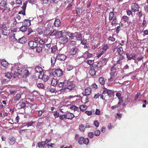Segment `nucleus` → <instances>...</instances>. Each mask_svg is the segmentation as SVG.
Returning <instances> with one entry per match:
<instances>
[{
    "label": "nucleus",
    "instance_id": "nucleus-1",
    "mask_svg": "<svg viewBox=\"0 0 148 148\" xmlns=\"http://www.w3.org/2000/svg\"><path fill=\"white\" fill-rule=\"evenodd\" d=\"M65 89H68L73 92L76 91V90L75 84L71 82H69L68 81L65 84Z\"/></svg>",
    "mask_w": 148,
    "mask_h": 148
},
{
    "label": "nucleus",
    "instance_id": "nucleus-2",
    "mask_svg": "<svg viewBox=\"0 0 148 148\" xmlns=\"http://www.w3.org/2000/svg\"><path fill=\"white\" fill-rule=\"evenodd\" d=\"M139 53H138L137 54H135L133 53L130 54L127 53L126 54L127 58L128 60H130L132 59H133L135 60L134 62L138 64V62L135 60V58L136 57L138 56L139 55Z\"/></svg>",
    "mask_w": 148,
    "mask_h": 148
},
{
    "label": "nucleus",
    "instance_id": "nucleus-3",
    "mask_svg": "<svg viewBox=\"0 0 148 148\" xmlns=\"http://www.w3.org/2000/svg\"><path fill=\"white\" fill-rule=\"evenodd\" d=\"M50 77V80H51V84L54 86H56L58 83V80L57 79L56 77L52 73H51Z\"/></svg>",
    "mask_w": 148,
    "mask_h": 148
},
{
    "label": "nucleus",
    "instance_id": "nucleus-4",
    "mask_svg": "<svg viewBox=\"0 0 148 148\" xmlns=\"http://www.w3.org/2000/svg\"><path fill=\"white\" fill-rule=\"evenodd\" d=\"M78 142L81 145L83 144L87 145L89 143V140L88 138H85L83 137H79L78 140Z\"/></svg>",
    "mask_w": 148,
    "mask_h": 148
},
{
    "label": "nucleus",
    "instance_id": "nucleus-5",
    "mask_svg": "<svg viewBox=\"0 0 148 148\" xmlns=\"http://www.w3.org/2000/svg\"><path fill=\"white\" fill-rule=\"evenodd\" d=\"M92 56V54L89 53V52L87 51L85 52L82 55V56H80L79 57H78L77 59V60L79 61L80 59H83V58H84L87 59L88 58H90Z\"/></svg>",
    "mask_w": 148,
    "mask_h": 148
},
{
    "label": "nucleus",
    "instance_id": "nucleus-6",
    "mask_svg": "<svg viewBox=\"0 0 148 148\" xmlns=\"http://www.w3.org/2000/svg\"><path fill=\"white\" fill-rule=\"evenodd\" d=\"M107 93L109 97H111L114 95V91L113 90L108 89L104 88L102 92V94L105 95Z\"/></svg>",
    "mask_w": 148,
    "mask_h": 148
},
{
    "label": "nucleus",
    "instance_id": "nucleus-7",
    "mask_svg": "<svg viewBox=\"0 0 148 148\" xmlns=\"http://www.w3.org/2000/svg\"><path fill=\"white\" fill-rule=\"evenodd\" d=\"M140 6L138 4L136 3H133L131 6V10L133 12H136L138 11Z\"/></svg>",
    "mask_w": 148,
    "mask_h": 148
},
{
    "label": "nucleus",
    "instance_id": "nucleus-8",
    "mask_svg": "<svg viewBox=\"0 0 148 148\" xmlns=\"http://www.w3.org/2000/svg\"><path fill=\"white\" fill-rule=\"evenodd\" d=\"M56 57L57 60L60 61H64L66 58V56L64 54H58Z\"/></svg>",
    "mask_w": 148,
    "mask_h": 148
},
{
    "label": "nucleus",
    "instance_id": "nucleus-9",
    "mask_svg": "<svg viewBox=\"0 0 148 148\" xmlns=\"http://www.w3.org/2000/svg\"><path fill=\"white\" fill-rule=\"evenodd\" d=\"M10 33V30L6 27H3L2 28V34L5 36H7L9 35Z\"/></svg>",
    "mask_w": 148,
    "mask_h": 148
},
{
    "label": "nucleus",
    "instance_id": "nucleus-10",
    "mask_svg": "<svg viewBox=\"0 0 148 148\" xmlns=\"http://www.w3.org/2000/svg\"><path fill=\"white\" fill-rule=\"evenodd\" d=\"M61 43L63 44H66L68 41V38L67 35H63L60 39Z\"/></svg>",
    "mask_w": 148,
    "mask_h": 148
},
{
    "label": "nucleus",
    "instance_id": "nucleus-11",
    "mask_svg": "<svg viewBox=\"0 0 148 148\" xmlns=\"http://www.w3.org/2000/svg\"><path fill=\"white\" fill-rule=\"evenodd\" d=\"M29 46L32 49H34L36 46H37V43L33 41H31L29 42L28 43Z\"/></svg>",
    "mask_w": 148,
    "mask_h": 148
},
{
    "label": "nucleus",
    "instance_id": "nucleus-12",
    "mask_svg": "<svg viewBox=\"0 0 148 148\" xmlns=\"http://www.w3.org/2000/svg\"><path fill=\"white\" fill-rule=\"evenodd\" d=\"M51 73H48L47 75L46 73H44L42 76V79L45 82L47 81V80H50V77L51 76Z\"/></svg>",
    "mask_w": 148,
    "mask_h": 148
},
{
    "label": "nucleus",
    "instance_id": "nucleus-13",
    "mask_svg": "<svg viewBox=\"0 0 148 148\" xmlns=\"http://www.w3.org/2000/svg\"><path fill=\"white\" fill-rule=\"evenodd\" d=\"M79 51V49L76 47H75L74 48L71 49L70 52V54L71 55H73L78 53Z\"/></svg>",
    "mask_w": 148,
    "mask_h": 148
},
{
    "label": "nucleus",
    "instance_id": "nucleus-14",
    "mask_svg": "<svg viewBox=\"0 0 148 148\" xmlns=\"http://www.w3.org/2000/svg\"><path fill=\"white\" fill-rule=\"evenodd\" d=\"M91 92V88L89 87H87L84 90V95L86 96L90 95Z\"/></svg>",
    "mask_w": 148,
    "mask_h": 148
},
{
    "label": "nucleus",
    "instance_id": "nucleus-15",
    "mask_svg": "<svg viewBox=\"0 0 148 148\" xmlns=\"http://www.w3.org/2000/svg\"><path fill=\"white\" fill-rule=\"evenodd\" d=\"M63 74L62 70L60 69H56L55 71V74L58 77L61 76Z\"/></svg>",
    "mask_w": 148,
    "mask_h": 148
},
{
    "label": "nucleus",
    "instance_id": "nucleus-16",
    "mask_svg": "<svg viewBox=\"0 0 148 148\" xmlns=\"http://www.w3.org/2000/svg\"><path fill=\"white\" fill-rule=\"evenodd\" d=\"M60 0H43V2L45 4L48 3L49 1L54 4H58Z\"/></svg>",
    "mask_w": 148,
    "mask_h": 148
},
{
    "label": "nucleus",
    "instance_id": "nucleus-17",
    "mask_svg": "<svg viewBox=\"0 0 148 148\" xmlns=\"http://www.w3.org/2000/svg\"><path fill=\"white\" fill-rule=\"evenodd\" d=\"M124 59V57L123 55H121L119 56V57L118 59L116 62V64H121L123 60Z\"/></svg>",
    "mask_w": 148,
    "mask_h": 148
},
{
    "label": "nucleus",
    "instance_id": "nucleus-18",
    "mask_svg": "<svg viewBox=\"0 0 148 148\" xmlns=\"http://www.w3.org/2000/svg\"><path fill=\"white\" fill-rule=\"evenodd\" d=\"M116 64H114L111 67L110 69L111 72L110 73V74H112L113 75L115 74L116 72Z\"/></svg>",
    "mask_w": 148,
    "mask_h": 148
},
{
    "label": "nucleus",
    "instance_id": "nucleus-19",
    "mask_svg": "<svg viewBox=\"0 0 148 148\" xmlns=\"http://www.w3.org/2000/svg\"><path fill=\"white\" fill-rule=\"evenodd\" d=\"M89 73L91 76H94L96 74V72L94 66H91L90 68Z\"/></svg>",
    "mask_w": 148,
    "mask_h": 148
},
{
    "label": "nucleus",
    "instance_id": "nucleus-20",
    "mask_svg": "<svg viewBox=\"0 0 148 148\" xmlns=\"http://www.w3.org/2000/svg\"><path fill=\"white\" fill-rule=\"evenodd\" d=\"M36 72L41 74L42 72L43 69L42 67L39 66H36L35 69Z\"/></svg>",
    "mask_w": 148,
    "mask_h": 148
},
{
    "label": "nucleus",
    "instance_id": "nucleus-21",
    "mask_svg": "<svg viewBox=\"0 0 148 148\" xmlns=\"http://www.w3.org/2000/svg\"><path fill=\"white\" fill-rule=\"evenodd\" d=\"M76 34H77L76 32H75L74 33H71L69 32L67 33L66 35L67 36L69 37L72 40L74 39V38L75 37Z\"/></svg>",
    "mask_w": 148,
    "mask_h": 148
},
{
    "label": "nucleus",
    "instance_id": "nucleus-22",
    "mask_svg": "<svg viewBox=\"0 0 148 148\" xmlns=\"http://www.w3.org/2000/svg\"><path fill=\"white\" fill-rule=\"evenodd\" d=\"M10 23H11V27H14L15 26L16 23H17V21L15 18H12L10 21Z\"/></svg>",
    "mask_w": 148,
    "mask_h": 148
},
{
    "label": "nucleus",
    "instance_id": "nucleus-23",
    "mask_svg": "<svg viewBox=\"0 0 148 148\" xmlns=\"http://www.w3.org/2000/svg\"><path fill=\"white\" fill-rule=\"evenodd\" d=\"M16 142V139L14 137H10L8 139V142L10 145H14Z\"/></svg>",
    "mask_w": 148,
    "mask_h": 148
},
{
    "label": "nucleus",
    "instance_id": "nucleus-24",
    "mask_svg": "<svg viewBox=\"0 0 148 148\" xmlns=\"http://www.w3.org/2000/svg\"><path fill=\"white\" fill-rule=\"evenodd\" d=\"M54 25L55 27H59L61 25V22L59 19H56L55 20L54 23Z\"/></svg>",
    "mask_w": 148,
    "mask_h": 148
},
{
    "label": "nucleus",
    "instance_id": "nucleus-25",
    "mask_svg": "<svg viewBox=\"0 0 148 148\" xmlns=\"http://www.w3.org/2000/svg\"><path fill=\"white\" fill-rule=\"evenodd\" d=\"M66 119L72 120L74 117V115L71 113H68L66 115Z\"/></svg>",
    "mask_w": 148,
    "mask_h": 148
},
{
    "label": "nucleus",
    "instance_id": "nucleus-26",
    "mask_svg": "<svg viewBox=\"0 0 148 148\" xmlns=\"http://www.w3.org/2000/svg\"><path fill=\"white\" fill-rule=\"evenodd\" d=\"M116 17V15H115L114 13L112 12H110L109 14V20H112L113 18Z\"/></svg>",
    "mask_w": 148,
    "mask_h": 148
},
{
    "label": "nucleus",
    "instance_id": "nucleus-27",
    "mask_svg": "<svg viewBox=\"0 0 148 148\" xmlns=\"http://www.w3.org/2000/svg\"><path fill=\"white\" fill-rule=\"evenodd\" d=\"M15 19H16V21H17V23H18L22 22L23 20L22 18V16L19 14L17 15Z\"/></svg>",
    "mask_w": 148,
    "mask_h": 148
},
{
    "label": "nucleus",
    "instance_id": "nucleus-28",
    "mask_svg": "<svg viewBox=\"0 0 148 148\" xmlns=\"http://www.w3.org/2000/svg\"><path fill=\"white\" fill-rule=\"evenodd\" d=\"M23 78H26L29 74V71L27 69L24 70L23 72Z\"/></svg>",
    "mask_w": 148,
    "mask_h": 148
},
{
    "label": "nucleus",
    "instance_id": "nucleus-29",
    "mask_svg": "<svg viewBox=\"0 0 148 148\" xmlns=\"http://www.w3.org/2000/svg\"><path fill=\"white\" fill-rule=\"evenodd\" d=\"M57 59L56 57L55 58L54 56H52L51 57V65L52 66H54L56 61Z\"/></svg>",
    "mask_w": 148,
    "mask_h": 148
},
{
    "label": "nucleus",
    "instance_id": "nucleus-30",
    "mask_svg": "<svg viewBox=\"0 0 148 148\" xmlns=\"http://www.w3.org/2000/svg\"><path fill=\"white\" fill-rule=\"evenodd\" d=\"M8 62L5 59H3L1 60V64L3 67H6L8 66Z\"/></svg>",
    "mask_w": 148,
    "mask_h": 148
},
{
    "label": "nucleus",
    "instance_id": "nucleus-31",
    "mask_svg": "<svg viewBox=\"0 0 148 148\" xmlns=\"http://www.w3.org/2000/svg\"><path fill=\"white\" fill-rule=\"evenodd\" d=\"M15 73L14 75H12V73H11L8 72L5 74V76L7 78L10 79L12 77H13L14 78H15Z\"/></svg>",
    "mask_w": 148,
    "mask_h": 148
},
{
    "label": "nucleus",
    "instance_id": "nucleus-32",
    "mask_svg": "<svg viewBox=\"0 0 148 148\" xmlns=\"http://www.w3.org/2000/svg\"><path fill=\"white\" fill-rule=\"evenodd\" d=\"M51 47L50 43L45 44L43 45V48L45 49V50L48 51Z\"/></svg>",
    "mask_w": 148,
    "mask_h": 148
},
{
    "label": "nucleus",
    "instance_id": "nucleus-33",
    "mask_svg": "<svg viewBox=\"0 0 148 148\" xmlns=\"http://www.w3.org/2000/svg\"><path fill=\"white\" fill-rule=\"evenodd\" d=\"M3 6L4 7V11H6L8 12L10 11V9L9 6L7 3L4 5Z\"/></svg>",
    "mask_w": 148,
    "mask_h": 148
},
{
    "label": "nucleus",
    "instance_id": "nucleus-34",
    "mask_svg": "<svg viewBox=\"0 0 148 148\" xmlns=\"http://www.w3.org/2000/svg\"><path fill=\"white\" fill-rule=\"evenodd\" d=\"M77 34H75V37L76 38L77 40H81L82 39V35L81 34H79L77 32H76Z\"/></svg>",
    "mask_w": 148,
    "mask_h": 148
},
{
    "label": "nucleus",
    "instance_id": "nucleus-35",
    "mask_svg": "<svg viewBox=\"0 0 148 148\" xmlns=\"http://www.w3.org/2000/svg\"><path fill=\"white\" fill-rule=\"evenodd\" d=\"M51 33V30L49 28H46L44 31V34L46 36H48L49 35L50 36V34Z\"/></svg>",
    "mask_w": 148,
    "mask_h": 148
},
{
    "label": "nucleus",
    "instance_id": "nucleus-36",
    "mask_svg": "<svg viewBox=\"0 0 148 148\" xmlns=\"http://www.w3.org/2000/svg\"><path fill=\"white\" fill-rule=\"evenodd\" d=\"M57 48L56 45H54L51 47V52L55 54L57 51Z\"/></svg>",
    "mask_w": 148,
    "mask_h": 148
},
{
    "label": "nucleus",
    "instance_id": "nucleus-37",
    "mask_svg": "<svg viewBox=\"0 0 148 148\" xmlns=\"http://www.w3.org/2000/svg\"><path fill=\"white\" fill-rule=\"evenodd\" d=\"M117 52L118 54L120 56L123 55V48L121 47H120L117 49L116 51Z\"/></svg>",
    "mask_w": 148,
    "mask_h": 148
},
{
    "label": "nucleus",
    "instance_id": "nucleus-38",
    "mask_svg": "<svg viewBox=\"0 0 148 148\" xmlns=\"http://www.w3.org/2000/svg\"><path fill=\"white\" fill-rule=\"evenodd\" d=\"M30 21L29 19H25L24 21V23L23 24V25H24L26 27L30 25Z\"/></svg>",
    "mask_w": 148,
    "mask_h": 148
},
{
    "label": "nucleus",
    "instance_id": "nucleus-39",
    "mask_svg": "<svg viewBox=\"0 0 148 148\" xmlns=\"http://www.w3.org/2000/svg\"><path fill=\"white\" fill-rule=\"evenodd\" d=\"M26 41V39L25 37H23L19 38L18 40L19 42L21 44L25 43Z\"/></svg>",
    "mask_w": 148,
    "mask_h": 148
},
{
    "label": "nucleus",
    "instance_id": "nucleus-40",
    "mask_svg": "<svg viewBox=\"0 0 148 148\" xmlns=\"http://www.w3.org/2000/svg\"><path fill=\"white\" fill-rule=\"evenodd\" d=\"M70 108L71 110H73L74 111H77V112L79 111V108L77 107L76 106H75L74 105H73L71 106L70 107Z\"/></svg>",
    "mask_w": 148,
    "mask_h": 148
},
{
    "label": "nucleus",
    "instance_id": "nucleus-41",
    "mask_svg": "<svg viewBox=\"0 0 148 148\" xmlns=\"http://www.w3.org/2000/svg\"><path fill=\"white\" fill-rule=\"evenodd\" d=\"M45 144L44 141H42L41 142H39L38 143V147L40 148L44 147L45 146Z\"/></svg>",
    "mask_w": 148,
    "mask_h": 148
},
{
    "label": "nucleus",
    "instance_id": "nucleus-42",
    "mask_svg": "<svg viewBox=\"0 0 148 148\" xmlns=\"http://www.w3.org/2000/svg\"><path fill=\"white\" fill-rule=\"evenodd\" d=\"M99 81L101 85H104L105 84V80L103 77H101L99 78Z\"/></svg>",
    "mask_w": 148,
    "mask_h": 148
},
{
    "label": "nucleus",
    "instance_id": "nucleus-43",
    "mask_svg": "<svg viewBox=\"0 0 148 148\" xmlns=\"http://www.w3.org/2000/svg\"><path fill=\"white\" fill-rule=\"evenodd\" d=\"M109 46L107 44H104L102 48V50L103 52L106 51L109 48Z\"/></svg>",
    "mask_w": 148,
    "mask_h": 148
},
{
    "label": "nucleus",
    "instance_id": "nucleus-44",
    "mask_svg": "<svg viewBox=\"0 0 148 148\" xmlns=\"http://www.w3.org/2000/svg\"><path fill=\"white\" fill-rule=\"evenodd\" d=\"M62 31H58L57 32V33H56V36L57 38H59L60 39L61 36H62Z\"/></svg>",
    "mask_w": 148,
    "mask_h": 148
},
{
    "label": "nucleus",
    "instance_id": "nucleus-45",
    "mask_svg": "<svg viewBox=\"0 0 148 148\" xmlns=\"http://www.w3.org/2000/svg\"><path fill=\"white\" fill-rule=\"evenodd\" d=\"M36 51L38 53H40L42 51V48L40 46H36Z\"/></svg>",
    "mask_w": 148,
    "mask_h": 148
},
{
    "label": "nucleus",
    "instance_id": "nucleus-46",
    "mask_svg": "<svg viewBox=\"0 0 148 148\" xmlns=\"http://www.w3.org/2000/svg\"><path fill=\"white\" fill-rule=\"evenodd\" d=\"M112 20L113 21L111 23V24L112 26H113L115 24H118V21L116 19V17H115V18H113Z\"/></svg>",
    "mask_w": 148,
    "mask_h": 148
},
{
    "label": "nucleus",
    "instance_id": "nucleus-47",
    "mask_svg": "<svg viewBox=\"0 0 148 148\" xmlns=\"http://www.w3.org/2000/svg\"><path fill=\"white\" fill-rule=\"evenodd\" d=\"M27 27L23 25V26L21 27L20 28L21 31L23 32H25L27 30Z\"/></svg>",
    "mask_w": 148,
    "mask_h": 148
},
{
    "label": "nucleus",
    "instance_id": "nucleus-48",
    "mask_svg": "<svg viewBox=\"0 0 148 148\" xmlns=\"http://www.w3.org/2000/svg\"><path fill=\"white\" fill-rule=\"evenodd\" d=\"M85 127L84 125L82 124L79 126V129L80 131L82 132H84L85 131Z\"/></svg>",
    "mask_w": 148,
    "mask_h": 148
},
{
    "label": "nucleus",
    "instance_id": "nucleus-49",
    "mask_svg": "<svg viewBox=\"0 0 148 148\" xmlns=\"http://www.w3.org/2000/svg\"><path fill=\"white\" fill-rule=\"evenodd\" d=\"M21 96L20 94H17L14 97V100L18 101L21 98Z\"/></svg>",
    "mask_w": 148,
    "mask_h": 148
},
{
    "label": "nucleus",
    "instance_id": "nucleus-50",
    "mask_svg": "<svg viewBox=\"0 0 148 148\" xmlns=\"http://www.w3.org/2000/svg\"><path fill=\"white\" fill-rule=\"evenodd\" d=\"M139 54L138 56L137 57V58L136 60H137L138 61L140 62L141 61H143V56H141L140 54V53H139Z\"/></svg>",
    "mask_w": 148,
    "mask_h": 148
},
{
    "label": "nucleus",
    "instance_id": "nucleus-51",
    "mask_svg": "<svg viewBox=\"0 0 148 148\" xmlns=\"http://www.w3.org/2000/svg\"><path fill=\"white\" fill-rule=\"evenodd\" d=\"M17 105H19V108H22L25 107L26 106V104L24 102H23L21 103H19L17 104Z\"/></svg>",
    "mask_w": 148,
    "mask_h": 148
},
{
    "label": "nucleus",
    "instance_id": "nucleus-52",
    "mask_svg": "<svg viewBox=\"0 0 148 148\" xmlns=\"http://www.w3.org/2000/svg\"><path fill=\"white\" fill-rule=\"evenodd\" d=\"M9 39L12 42L15 41L16 40V39L15 38V34H12V37L11 36H9Z\"/></svg>",
    "mask_w": 148,
    "mask_h": 148
},
{
    "label": "nucleus",
    "instance_id": "nucleus-53",
    "mask_svg": "<svg viewBox=\"0 0 148 148\" xmlns=\"http://www.w3.org/2000/svg\"><path fill=\"white\" fill-rule=\"evenodd\" d=\"M107 39L108 41H110L112 42H113L115 40V39L113 37V36H108Z\"/></svg>",
    "mask_w": 148,
    "mask_h": 148
},
{
    "label": "nucleus",
    "instance_id": "nucleus-54",
    "mask_svg": "<svg viewBox=\"0 0 148 148\" xmlns=\"http://www.w3.org/2000/svg\"><path fill=\"white\" fill-rule=\"evenodd\" d=\"M79 108L81 111H84L87 108V107L85 105H80L79 107Z\"/></svg>",
    "mask_w": 148,
    "mask_h": 148
},
{
    "label": "nucleus",
    "instance_id": "nucleus-55",
    "mask_svg": "<svg viewBox=\"0 0 148 148\" xmlns=\"http://www.w3.org/2000/svg\"><path fill=\"white\" fill-rule=\"evenodd\" d=\"M122 18L125 23L127 22L129 20V17L126 16H123L122 17Z\"/></svg>",
    "mask_w": 148,
    "mask_h": 148
},
{
    "label": "nucleus",
    "instance_id": "nucleus-56",
    "mask_svg": "<svg viewBox=\"0 0 148 148\" xmlns=\"http://www.w3.org/2000/svg\"><path fill=\"white\" fill-rule=\"evenodd\" d=\"M69 43L71 46H75L77 45L76 42L73 40H70Z\"/></svg>",
    "mask_w": 148,
    "mask_h": 148
},
{
    "label": "nucleus",
    "instance_id": "nucleus-57",
    "mask_svg": "<svg viewBox=\"0 0 148 148\" xmlns=\"http://www.w3.org/2000/svg\"><path fill=\"white\" fill-rule=\"evenodd\" d=\"M86 63L90 66H91L94 63V61L93 60H88L86 61Z\"/></svg>",
    "mask_w": 148,
    "mask_h": 148
},
{
    "label": "nucleus",
    "instance_id": "nucleus-58",
    "mask_svg": "<svg viewBox=\"0 0 148 148\" xmlns=\"http://www.w3.org/2000/svg\"><path fill=\"white\" fill-rule=\"evenodd\" d=\"M36 84H37V87L41 89H44V85L43 83H40L37 84V82H36Z\"/></svg>",
    "mask_w": 148,
    "mask_h": 148
},
{
    "label": "nucleus",
    "instance_id": "nucleus-59",
    "mask_svg": "<svg viewBox=\"0 0 148 148\" xmlns=\"http://www.w3.org/2000/svg\"><path fill=\"white\" fill-rule=\"evenodd\" d=\"M28 130L27 129L21 130L19 131V132L20 134H26L27 132V131Z\"/></svg>",
    "mask_w": 148,
    "mask_h": 148
},
{
    "label": "nucleus",
    "instance_id": "nucleus-60",
    "mask_svg": "<svg viewBox=\"0 0 148 148\" xmlns=\"http://www.w3.org/2000/svg\"><path fill=\"white\" fill-rule=\"evenodd\" d=\"M138 15L139 16V18L140 19L141 17H142L143 15H144L143 12L141 10L140 11H138Z\"/></svg>",
    "mask_w": 148,
    "mask_h": 148
},
{
    "label": "nucleus",
    "instance_id": "nucleus-61",
    "mask_svg": "<svg viewBox=\"0 0 148 148\" xmlns=\"http://www.w3.org/2000/svg\"><path fill=\"white\" fill-rule=\"evenodd\" d=\"M75 10L76 12V14L77 15L76 16H79L80 15V9L79 8H75Z\"/></svg>",
    "mask_w": 148,
    "mask_h": 148
},
{
    "label": "nucleus",
    "instance_id": "nucleus-62",
    "mask_svg": "<svg viewBox=\"0 0 148 148\" xmlns=\"http://www.w3.org/2000/svg\"><path fill=\"white\" fill-rule=\"evenodd\" d=\"M25 10L23 9V10L18 12V14L20 15L22 14V15H23V16L25 15Z\"/></svg>",
    "mask_w": 148,
    "mask_h": 148
},
{
    "label": "nucleus",
    "instance_id": "nucleus-63",
    "mask_svg": "<svg viewBox=\"0 0 148 148\" xmlns=\"http://www.w3.org/2000/svg\"><path fill=\"white\" fill-rule=\"evenodd\" d=\"M57 31L56 30H53L52 32L51 31L50 36H56V33H57Z\"/></svg>",
    "mask_w": 148,
    "mask_h": 148
},
{
    "label": "nucleus",
    "instance_id": "nucleus-64",
    "mask_svg": "<svg viewBox=\"0 0 148 148\" xmlns=\"http://www.w3.org/2000/svg\"><path fill=\"white\" fill-rule=\"evenodd\" d=\"M102 65L103 62L101 61H100L97 63L96 67L97 68H100L102 66Z\"/></svg>",
    "mask_w": 148,
    "mask_h": 148
}]
</instances>
